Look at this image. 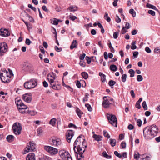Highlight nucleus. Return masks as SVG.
<instances>
[{
    "label": "nucleus",
    "instance_id": "1",
    "mask_svg": "<svg viewBox=\"0 0 160 160\" xmlns=\"http://www.w3.org/2000/svg\"><path fill=\"white\" fill-rule=\"evenodd\" d=\"M73 146L75 153L79 154L81 157H84L83 154L87 147L84 136L82 135L79 136L74 142Z\"/></svg>",
    "mask_w": 160,
    "mask_h": 160
},
{
    "label": "nucleus",
    "instance_id": "2",
    "mask_svg": "<svg viewBox=\"0 0 160 160\" xmlns=\"http://www.w3.org/2000/svg\"><path fill=\"white\" fill-rule=\"evenodd\" d=\"M56 76L53 72L49 73L47 76V78L51 87L53 89L58 90L61 88V86L58 81L56 80Z\"/></svg>",
    "mask_w": 160,
    "mask_h": 160
},
{
    "label": "nucleus",
    "instance_id": "3",
    "mask_svg": "<svg viewBox=\"0 0 160 160\" xmlns=\"http://www.w3.org/2000/svg\"><path fill=\"white\" fill-rule=\"evenodd\" d=\"M13 74L12 70L8 69V71L6 70L2 71L0 74V77L2 82L8 83L10 81V78Z\"/></svg>",
    "mask_w": 160,
    "mask_h": 160
},
{
    "label": "nucleus",
    "instance_id": "4",
    "mask_svg": "<svg viewBox=\"0 0 160 160\" xmlns=\"http://www.w3.org/2000/svg\"><path fill=\"white\" fill-rule=\"evenodd\" d=\"M37 84V80L35 78H32L25 82L24 84V87L26 89H29L35 87Z\"/></svg>",
    "mask_w": 160,
    "mask_h": 160
},
{
    "label": "nucleus",
    "instance_id": "5",
    "mask_svg": "<svg viewBox=\"0 0 160 160\" xmlns=\"http://www.w3.org/2000/svg\"><path fill=\"white\" fill-rule=\"evenodd\" d=\"M113 102V98L109 97L104 96L103 98L102 106L105 108H108L110 107V105H112Z\"/></svg>",
    "mask_w": 160,
    "mask_h": 160
},
{
    "label": "nucleus",
    "instance_id": "6",
    "mask_svg": "<svg viewBox=\"0 0 160 160\" xmlns=\"http://www.w3.org/2000/svg\"><path fill=\"white\" fill-rule=\"evenodd\" d=\"M36 144L33 141H30L27 144V146L23 150L22 153L26 154L31 151H35Z\"/></svg>",
    "mask_w": 160,
    "mask_h": 160
},
{
    "label": "nucleus",
    "instance_id": "7",
    "mask_svg": "<svg viewBox=\"0 0 160 160\" xmlns=\"http://www.w3.org/2000/svg\"><path fill=\"white\" fill-rule=\"evenodd\" d=\"M107 117L108 120L111 124L114 127L117 126V120L115 115L110 113H108Z\"/></svg>",
    "mask_w": 160,
    "mask_h": 160
},
{
    "label": "nucleus",
    "instance_id": "8",
    "mask_svg": "<svg viewBox=\"0 0 160 160\" xmlns=\"http://www.w3.org/2000/svg\"><path fill=\"white\" fill-rule=\"evenodd\" d=\"M143 135L146 139H151L156 134L155 131H143Z\"/></svg>",
    "mask_w": 160,
    "mask_h": 160
},
{
    "label": "nucleus",
    "instance_id": "9",
    "mask_svg": "<svg viewBox=\"0 0 160 160\" xmlns=\"http://www.w3.org/2000/svg\"><path fill=\"white\" fill-rule=\"evenodd\" d=\"M44 148L47 152L52 155L56 154L58 152V149L49 146H45Z\"/></svg>",
    "mask_w": 160,
    "mask_h": 160
},
{
    "label": "nucleus",
    "instance_id": "10",
    "mask_svg": "<svg viewBox=\"0 0 160 160\" xmlns=\"http://www.w3.org/2000/svg\"><path fill=\"white\" fill-rule=\"evenodd\" d=\"M17 106L20 112L22 113H26L25 111H22V110L27 109L28 107L23 103H22V101L21 100H19L17 101Z\"/></svg>",
    "mask_w": 160,
    "mask_h": 160
},
{
    "label": "nucleus",
    "instance_id": "11",
    "mask_svg": "<svg viewBox=\"0 0 160 160\" xmlns=\"http://www.w3.org/2000/svg\"><path fill=\"white\" fill-rule=\"evenodd\" d=\"M23 70L27 72H31L34 70L33 66L29 63H25L23 64Z\"/></svg>",
    "mask_w": 160,
    "mask_h": 160
},
{
    "label": "nucleus",
    "instance_id": "12",
    "mask_svg": "<svg viewBox=\"0 0 160 160\" xmlns=\"http://www.w3.org/2000/svg\"><path fill=\"white\" fill-rule=\"evenodd\" d=\"M8 50V46L5 42H2L0 43V52L1 55H2L4 53L6 52Z\"/></svg>",
    "mask_w": 160,
    "mask_h": 160
},
{
    "label": "nucleus",
    "instance_id": "13",
    "mask_svg": "<svg viewBox=\"0 0 160 160\" xmlns=\"http://www.w3.org/2000/svg\"><path fill=\"white\" fill-rule=\"evenodd\" d=\"M51 144L54 147H59L62 144L61 140L59 138H56L53 139L51 143Z\"/></svg>",
    "mask_w": 160,
    "mask_h": 160
},
{
    "label": "nucleus",
    "instance_id": "14",
    "mask_svg": "<svg viewBox=\"0 0 160 160\" xmlns=\"http://www.w3.org/2000/svg\"><path fill=\"white\" fill-rule=\"evenodd\" d=\"M60 156L63 160H72L70 154L68 152H62Z\"/></svg>",
    "mask_w": 160,
    "mask_h": 160
},
{
    "label": "nucleus",
    "instance_id": "15",
    "mask_svg": "<svg viewBox=\"0 0 160 160\" xmlns=\"http://www.w3.org/2000/svg\"><path fill=\"white\" fill-rule=\"evenodd\" d=\"M74 135V132L73 131H68L66 133V139L68 142H70L71 139Z\"/></svg>",
    "mask_w": 160,
    "mask_h": 160
},
{
    "label": "nucleus",
    "instance_id": "16",
    "mask_svg": "<svg viewBox=\"0 0 160 160\" xmlns=\"http://www.w3.org/2000/svg\"><path fill=\"white\" fill-rule=\"evenodd\" d=\"M30 93H26L22 96V99L25 102L29 103L32 100L31 96Z\"/></svg>",
    "mask_w": 160,
    "mask_h": 160
},
{
    "label": "nucleus",
    "instance_id": "17",
    "mask_svg": "<svg viewBox=\"0 0 160 160\" xmlns=\"http://www.w3.org/2000/svg\"><path fill=\"white\" fill-rule=\"evenodd\" d=\"M10 34L7 29L1 28L0 29V35L3 37H6L10 35Z\"/></svg>",
    "mask_w": 160,
    "mask_h": 160
},
{
    "label": "nucleus",
    "instance_id": "18",
    "mask_svg": "<svg viewBox=\"0 0 160 160\" xmlns=\"http://www.w3.org/2000/svg\"><path fill=\"white\" fill-rule=\"evenodd\" d=\"M12 130H22V126L19 122H15L12 126Z\"/></svg>",
    "mask_w": 160,
    "mask_h": 160
},
{
    "label": "nucleus",
    "instance_id": "19",
    "mask_svg": "<svg viewBox=\"0 0 160 160\" xmlns=\"http://www.w3.org/2000/svg\"><path fill=\"white\" fill-rule=\"evenodd\" d=\"M26 160H35V155L34 153H29L26 157Z\"/></svg>",
    "mask_w": 160,
    "mask_h": 160
},
{
    "label": "nucleus",
    "instance_id": "20",
    "mask_svg": "<svg viewBox=\"0 0 160 160\" xmlns=\"http://www.w3.org/2000/svg\"><path fill=\"white\" fill-rule=\"evenodd\" d=\"M158 128L155 125L153 124L150 126L146 127L143 130H158Z\"/></svg>",
    "mask_w": 160,
    "mask_h": 160
},
{
    "label": "nucleus",
    "instance_id": "21",
    "mask_svg": "<svg viewBox=\"0 0 160 160\" xmlns=\"http://www.w3.org/2000/svg\"><path fill=\"white\" fill-rule=\"evenodd\" d=\"M81 82L84 84V86L82 84V87H84L86 85V83L83 80H81L80 82L78 81H77L76 83V85L78 88H80L81 87Z\"/></svg>",
    "mask_w": 160,
    "mask_h": 160
},
{
    "label": "nucleus",
    "instance_id": "22",
    "mask_svg": "<svg viewBox=\"0 0 160 160\" xmlns=\"http://www.w3.org/2000/svg\"><path fill=\"white\" fill-rule=\"evenodd\" d=\"M77 46L78 42L77 40H74L70 46V48L72 50L74 48H76Z\"/></svg>",
    "mask_w": 160,
    "mask_h": 160
},
{
    "label": "nucleus",
    "instance_id": "23",
    "mask_svg": "<svg viewBox=\"0 0 160 160\" xmlns=\"http://www.w3.org/2000/svg\"><path fill=\"white\" fill-rule=\"evenodd\" d=\"M6 139L9 142H12L14 140V137L12 135H10L7 137Z\"/></svg>",
    "mask_w": 160,
    "mask_h": 160
},
{
    "label": "nucleus",
    "instance_id": "24",
    "mask_svg": "<svg viewBox=\"0 0 160 160\" xmlns=\"http://www.w3.org/2000/svg\"><path fill=\"white\" fill-rule=\"evenodd\" d=\"M56 119L53 118L51 119L49 122V124L53 126H55L56 124Z\"/></svg>",
    "mask_w": 160,
    "mask_h": 160
},
{
    "label": "nucleus",
    "instance_id": "25",
    "mask_svg": "<svg viewBox=\"0 0 160 160\" xmlns=\"http://www.w3.org/2000/svg\"><path fill=\"white\" fill-rule=\"evenodd\" d=\"M92 133L93 134L92 137L94 139V140L97 141H99L100 140V136L98 135H97V134H95L94 132H93Z\"/></svg>",
    "mask_w": 160,
    "mask_h": 160
},
{
    "label": "nucleus",
    "instance_id": "26",
    "mask_svg": "<svg viewBox=\"0 0 160 160\" xmlns=\"http://www.w3.org/2000/svg\"><path fill=\"white\" fill-rule=\"evenodd\" d=\"M76 112L78 117L80 118L81 117V115L83 114V112L78 108H76Z\"/></svg>",
    "mask_w": 160,
    "mask_h": 160
},
{
    "label": "nucleus",
    "instance_id": "27",
    "mask_svg": "<svg viewBox=\"0 0 160 160\" xmlns=\"http://www.w3.org/2000/svg\"><path fill=\"white\" fill-rule=\"evenodd\" d=\"M110 144L111 146L114 147L116 145V141L115 139H110Z\"/></svg>",
    "mask_w": 160,
    "mask_h": 160
},
{
    "label": "nucleus",
    "instance_id": "28",
    "mask_svg": "<svg viewBox=\"0 0 160 160\" xmlns=\"http://www.w3.org/2000/svg\"><path fill=\"white\" fill-rule=\"evenodd\" d=\"M110 69L111 71L115 72L117 70V68L116 65L114 64H112L110 66Z\"/></svg>",
    "mask_w": 160,
    "mask_h": 160
},
{
    "label": "nucleus",
    "instance_id": "29",
    "mask_svg": "<svg viewBox=\"0 0 160 160\" xmlns=\"http://www.w3.org/2000/svg\"><path fill=\"white\" fill-rule=\"evenodd\" d=\"M77 8L75 6H71L70 7L68 8V10H69L71 12H74L77 10Z\"/></svg>",
    "mask_w": 160,
    "mask_h": 160
},
{
    "label": "nucleus",
    "instance_id": "30",
    "mask_svg": "<svg viewBox=\"0 0 160 160\" xmlns=\"http://www.w3.org/2000/svg\"><path fill=\"white\" fill-rule=\"evenodd\" d=\"M140 158V154L138 152H135L134 155V158L136 160H138Z\"/></svg>",
    "mask_w": 160,
    "mask_h": 160
},
{
    "label": "nucleus",
    "instance_id": "31",
    "mask_svg": "<svg viewBox=\"0 0 160 160\" xmlns=\"http://www.w3.org/2000/svg\"><path fill=\"white\" fill-rule=\"evenodd\" d=\"M146 6L149 8H151L155 10L157 9V8L155 6H154L149 3H148L146 5Z\"/></svg>",
    "mask_w": 160,
    "mask_h": 160
},
{
    "label": "nucleus",
    "instance_id": "32",
    "mask_svg": "<svg viewBox=\"0 0 160 160\" xmlns=\"http://www.w3.org/2000/svg\"><path fill=\"white\" fill-rule=\"evenodd\" d=\"M102 156L107 159H109L111 158V156L108 155L106 152L104 151L102 153Z\"/></svg>",
    "mask_w": 160,
    "mask_h": 160
},
{
    "label": "nucleus",
    "instance_id": "33",
    "mask_svg": "<svg viewBox=\"0 0 160 160\" xmlns=\"http://www.w3.org/2000/svg\"><path fill=\"white\" fill-rule=\"evenodd\" d=\"M81 75L83 78L85 79H87L88 78V74L85 72H82Z\"/></svg>",
    "mask_w": 160,
    "mask_h": 160
},
{
    "label": "nucleus",
    "instance_id": "34",
    "mask_svg": "<svg viewBox=\"0 0 160 160\" xmlns=\"http://www.w3.org/2000/svg\"><path fill=\"white\" fill-rule=\"evenodd\" d=\"M101 78L103 82H106V76L105 75L101 72Z\"/></svg>",
    "mask_w": 160,
    "mask_h": 160
},
{
    "label": "nucleus",
    "instance_id": "35",
    "mask_svg": "<svg viewBox=\"0 0 160 160\" xmlns=\"http://www.w3.org/2000/svg\"><path fill=\"white\" fill-rule=\"evenodd\" d=\"M104 18L105 20H106L107 22H109L111 21V19L108 15L107 13L106 12L104 16Z\"/></svg>",
    "mask_w": 160,
    "mask_h": 160
},
{
    "label": "nucleus",
    "instance_id": "36",
    "mask_svg": "<svg viewBox=\"0 0 160 160\" xmlns=\"http://www.w3.org/2000/svg\"><path fill=\"white\" fill-rule=\"evenodd\" d=\"M129 12L130 14L132 15L133 17H135L136 16V13L134 11L133 9H131L129 11Z\"/></svg>",
    "mask_w": 160,
    "mask_h": 160
},
{
    "label": "nucleus",
    "instance_id": "37",
    "mask_svg": "<svg viewBox=\"0 0 160 160\" xmlns=\"http://www.w3.org/2000/svg\"><path fill=\"white\" fill-rule=\"evenodd\" d=\"M51 23L54 25H57L58 24V19L54 18L51 20Z\"/></svg>",
    "mask_w": 160,
    "mask_h": 160
},
{
    "label": "nucleus",
    "instance_id": "38",
    "mask_svg": "<svg viewBox=\"0 0 160 160\" xmlns=\"http://www.w3.org/2000/svg\"><path fill=\"white\" fill-rule=\"evenodd\" d=\"M129 73L130 74V77H132L134 76L135 71L132 69H130L129 70Z\"/></svg>",
    "mask_w": 160,
    "mask_h": 160
},
{
    "label": "nucleus",
    "instance_id": "39",
    "mask_svg": "<svg viewBox=\"0 0 160 160\" xmlns=\"http://www.w3.org/2000/svg\"><path fill=\"white\" fill-rule=\"evenodd\" d=\"M136 44V41H133L131 43V49L132 50L135 49L137 47L135 45Z\"/></svg>",
    "mask_w": 160,
    "mask_h": 160
},
{
    "label": "nucleus",
    "instance_id": "40",
    "mask_svg": "<svg viewBox=\"0 0 160 160\" xmlns=\"http://www.w3.org/2000/svg\"><path fill=\"white\" fill-rule=\"evenodd\" d=\"M27 113H28L32 116H34L37 114V112L34 111H29L28 110Z\"/></svg>",
    "mask_w": 160,
    "mask_h": 160
},
{
    "label": "nucleus",
    "instance_id": "41",
    "mask_svg": "<svg viewBox=\"0 0 160 160\" xmlns=\"http://www.w3.org/2000/svg\"><path fill=\"white\" fill-rule=\"evenodd\" d=\"M127 76V74H122L121 77L122 81V82H125L126 81Z\"/></svg>",
    "mask_w": 160,
    "mask_h": 160
},
{
    "label": "nucleus",
    "instance_id": "42",
    "mask_svg": "<svg viewBox=\"0 0 160 160\" xmlns=\"http://www.w3.org/2000/svg\"><path fill=\"white\" fill-rule=\"evenodd\" d=\"M142 106L144 110H146L148 109V108L146 101H144L143 102Z\"/></svg>",
    "mask_w": 160,
    "mask_h": 160
},
{
    "label": "nucleus",
    "instance_id": "43",
    "mask_svg": "<svg viewBox=\"0 0 160 160\" xmlns=\"http://www.w3.org/2000/svg\"><path fill=\"white\" fill-rule=\"evenodd\" d=\"M26 16L28 18L29 20L32 22H34V20L27 13L26 14Z\"/></svg>",
    "mask_w": 160,
    "mask_h": 160
},
{
    "label": "nucleus",
    "instance_id": "44",
    "mask_svg": "<svg viewBox=\"0 0 160 160\" xmlns=\"http://www.w3.org/2000/svg\"><path fill=\"white\" fill-rule=\"evenodd\" d=\"M68 127L70 128H73L74 129H76L77 128V127L75 125L72 123H69L68 125Z\"/></svg>",
    "mask_w": 160,
    "mask_h": 160
},
{
    "label": "nucleus",
    "instance_id": "45",
    "mask_svg": "<svg viewBox=\"0 0 160 160\" xmlns=\"http://www.w3.org/2000/svg\"><path fill=\"white\" fill-rule=\"evenodd\" d=\"M89 96V94L88 93H86L85 95V97L83 98V102H85L88 101V96Z\"/></svg>",
    "mask_w": 160,
    "mask_h": 160
},
{
    "label": "nucleus",
    "instance_id": "46",
    "mask_svg": "<svg viewBox=\"0 0 160 160\" xmlns=\"http://www.w3.org/2000/svg\"><path fill=\"white\" fill-rule=\"evenodd\" d=\"M116 82L113 80H110L108 82L109 85L111 86H113L114 85L116 84Z\"/></svg>",
    "mask_w": 160,
    "mask_h": 160
},
{
    "label": "nucleus",
    "instance_id": "47",
    "mask_svg": "<svg viewBox=\"0 0 160 160\" xmlns=\"http://www.w3.org/2000/svg\"><path fill=\"white\" fill-rule=\"evenodd\" d=\"M85 106L88 109V110L89 111H92V108L91 105L90 104H89L88 103H87V104H85Z\"/></svg>",
    "mask_w": 160,
    "mask_h": 160
},
{
    "label": "nucleus",
    "instance_id": "48",
    "mask_svg": "<svg viewBox=\"0 0 160 160\" xmlns=\"http://www.w3.org/2000/svg\"><path fill=\"white\" fill-rule=\"evenodd\" d=\"M79 64L82 67H84L86 66V63L83 60L80 61Z\"/></svg>",
    "mask_w": 160,
    "mask_h": 160
},
{
    "label": "nucleus",
    "instance_id": "49",
    "mask_svg": "<svg viewBox=\"0 0 160 160\" xmlns=\"http://www.w3.org/2000/svg\"><path fill=\"white\" fill-rule=\"evenodd\" d=\"M137 80L138 82H141L143 80V78L142 75H139L137 76Z\"/></svg>",
    "mask_w": 160,
    "mask_h": 160
},
{
    "label": "nucleus",
    "instance_id": "50",
    "mask_svg": "<svg viewBox=\"0 0 160 160\" xmlns=\"http://www.w3.org/2000/svg\"><path fill=\"white\" fill-rule=\"evenodd\" d=\"M103 135L105 137H107L108 138H109L110 137V135L106 131H104Z\"/></svg>",
    "mask_w": 160,
    "mask_h": 160
},
{
    "label": "nucleus",
    "instance_id": "51",
    "mask_svg": "<svg viewBox=\"0 0 160 160\" xmlns=\"http://www.w3.org/2000/svg\"><path fill=\"white\" fill-rule=\"evenodd\" d=\"M148 13L149 14H151L152 16H154L155 15V12L152 10H149L148 11Z\"/></svg>",
    "mask_w": 160,
    "mask_h": 160
},
{
    "label": "nucleus",
    "instance_id": "52",
    "mask_svg": "<svg viewBox=\"0 0 160 160\" xmlns=\"http://www.w3.org/2000/svg\"><path fill=\"white\" fill-rule=\"evenodd\" d=\"M142 122L141 119H138L137 121V124L138 127H141L142 125Z\"/></svg>",
    "mask_w": 160,
    "mask_h": 160
},
{
    "label": "nucleus",
    "instance_id": "53",
    "mask_svg": "<svg viewBox=\"0 0 160 160\" xmlns=\"http://www.w3.org/2000/svg\"><path fill=\"white\" fill-rule=\"evenodd\" d=\"M112 53H114V49L113 48L112 46L111 43H110L109 45H108Z\"/></svg>",
    "mask_w": 160,
    "mask_h": 160
},
{
    "label": "nucleus",
    "instance_id": "54",
    "mask_svg": "<svg viewBox=\"0 0 160 160\" xmlns=\"http://www.w3.org/2000/svg\"><path fill=\"white\" fill-rule=\"evenodd\" d=\"M85 56L86 54L85 53H83L82 54L80 55L79 57L80 61L83 60L84 59Z\"/></svg>",
    "mask_w": 160,
    "mask_h": 160
},
{
    "label": "nucleus",
    "instance_id": "55",
    "mask_svg": "<svg viewBox=\"0 0 160 160\" xmlns=\"http://www.w3.org/2000/svg\"><path fill=\"white\" fill-rule=\"evenodd\" d=\"M43 131H37V135L38 136H41L44 134Z\"/></svg>",
    "mask_w": 160,
    "mask_h": 160
},
{
    "label": "nucleus",
    "instance_id": "56",
    "mask_svg": "<svg viewBox=\"0 0 160 160\" xmlns=\"http://www.w3.org/2000/svg\"><path fill=\"white\" fill-rule=\"evenodd\" d=\"M28 7L33 10L35 12L36 11V8L35 7H33L32 5L29 4L28 5Z\"/></svg>",
    "mask_w": 160,
    "mask_h": 160
},
{
    "label": "nucleus",
    "instance_id": "57",
    "mask_svg": "<svg viewBox=\"0 0 160 160\" xmlns=\"http://www.w3.org/2000/svg\"><path fill=\"white\" fill-rule=\"evenodd\" d=\"M160 49L159 48V47H157L156 48H155L154 50V52L158 53H160Z\"/></svg>",
    "mask_w": 160,
    "mask_h": 160
},
{
    "label": "nucleus",
    "instance_id": "58",
    "mask_svg": "<svg viewBox=\"0 0 160 160\" xmlns=\"http://www.w3.org/2000/svg\"><path fill=\"white\" fill-rule=\"evenodd\" d=\"M114 154L116 156L119 158H121L122 156L120 153H119L117 151H115L114 152Z\"/></svg>",
    "mask_w": 160,
    "mask_h": 160
},
{
    "label": "nucleus",
    "instance_id": "59",
    "mask_svg": "<svg viewBox=\"0 0 160 160\" xmlns=\"http://www.w3.org/2000/svg\"><path fill=\"white\" fill-rule=\"evenodd\" d=\"M85 58L87 60V62L88 64H90L91 62V58L88 56H86Z\"/></svg>",
    "mask_w": 160,
    "mask_h": 160
},
{
    "label": "nucleus",
    "instance_id": "60",
    "mask_svg": "<svg viewBox=\"0 0 160 160\" xmlns=\"http://www.w3.org/2000/svg\"><path fill=\"white\" fill-rule=\"evenodd\" d=\"M25 24L27 27L28 29L31 28V25L30 23L28 22H25Z\"/></svg>",
    "mask_w": 160,
    "mask_h": 160
},
{
    "label": "nucleus",
    "instance_id": "61",
    "mask_svg": "<svg viewBox=\"0 0 160 160\" xmlns=\"http://www.w3.org/2000/svg\"><path fill=\"white\" fill-rule=\"evenodd\" d=\"M55 49L56 50V51L57 52H60L62 51V48H58L57 46H55Z\"/></svg>",
    "mask_w": 160,
    "mask_h": 160
},
{
    "label": "nucleus",
    "instance_id": "62",
    "mask_svg": "<svg viewBox=\"0 0 160 160\" xmlns=\"http://www.w3.org/2000/svg\"><path fill=\"white\" fill-rule=\"evenodd\" d=\"M25 43L27 45H29L31 43V41L29 39L27 38L26 40Z\"/></svg>",
    "mask_w": 160,
    "mask_h": 160
},
{
    "label": "nucleus",
    "instance_id": "63",
    "mask_svg": "<svg viewBox=\"0 0 160 160\" xmlns=\"http://www.w3.org/2000/svg\"><path fill=\"white\" fill-rule=\"evenodd\" d=\"M116 21L117 23H119L121 21L120 18L117 15H116Z\"/></svg>",
    "mask_w": 160,
    "mask_h": 160
},
{
    "label": "nucleus",
    "instance_id": "64",
    "mask_svg": "<svg viewBox=\"0 0 160 160\" xmlns=\"http://www.w3.org/2000/svg\"><path fill=\"white\" fill-rule=\"evenodd\" d=\"M126 29V28L124 27L122 28L121 30V33L122 34H124L127 32V30Z\"/></svg>",
    "mask_w": 160,
    "mask_h": 160
}]
</instances>
